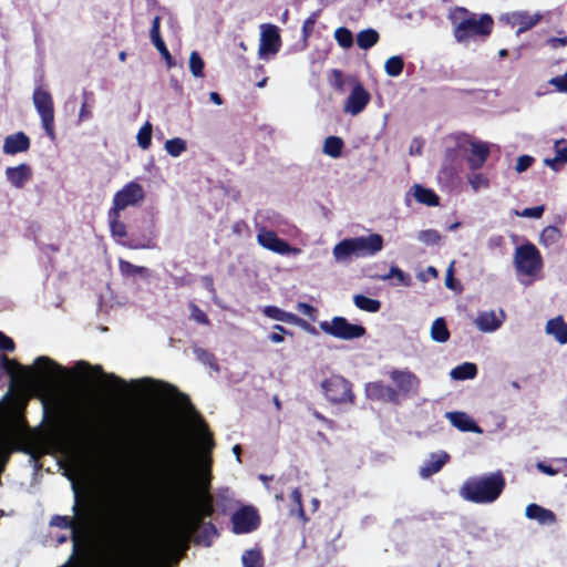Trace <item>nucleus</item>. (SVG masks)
<instances>
[{
	"label": "nucleus",
	"instance_id": "54",
	"mask_svg": "<svg viewBox=\"0 0 567 567\" xmlns=\"http://www.w3.org/2000/svg\"><path fill=\"white\" fill-rule=\"evenodd\" d=\"M159 384L164 385L171 394L176 395L178 398V400L181 401V403L186 409H188L189 411H194V406H193V404L190 402V399H189V396L187 394L179 392L177 390V388L172 385V384L162 383V382H159Z\"/></svg>",
	"mask_w": 567,
	"mask_h": 567
},
{
	"label": "nucleus",
	"instance_id": "61",
	"mask_svg": "<svg viewBox=\"0 0 567 567\" xmlns=\"http://www.w3.org/2000/svg\"><path fill=\"white\" fill-rule=\"evenodd\" d=\"M549 84L555 86L559 92H567V72L549 80Z\"/></svg>",
	"mask_w": 567,
	"mask_h": 567
},
{
	"label": "nucleus",
	"instance_id": "11",
	"mask_svg": "<svg viewBox=\"0 0 567 567\" xmlns=\"http://www.w3.org/2000/svg\"><path fill=\"white\" fill-rule=\"evenodd\" d=\"M188 461L187 444L181 436H175L172 444L169 460L167 463V474L169 481L179 483L183 478Z\"/></svg>",
	"mask_w": 567,
	"mask_h": 567
},
{
	"label": "nucleus",
	"instance_id": "43",
	"mask_svg": "<svg viewBox=\"0 0 567 567\" xmlns=\"http://www.w3.org/2000/svg\"><path fill=\"white\" fill-rule=\"evenodd\" d=\"M118 268L121 274L125 277L144 276L147 272L145 267L133 265L124 259H120Z\"/></svg>",
	"mask_w": 567,
	"mask_h": 567
},
{
	"label": "nucleus",
	"instance_id": "16",
	"mask_svg": "<svg viewBox=\"0 0 567 567\" xmlns=\"http://www.w3.org/2000/svg\"><path fill=\"white\" fill-rule=\"evenodd\" d=\"M233 532L237 535L249 534L260 525V516L252 506H243L231 515Z\"/></svg>",
	"mask_w": 567,
	"mask_h": 567
},
{
	"label": "nucleus",
	"instance_id": "9",
	"mask_svg": "<svg viewBox=\"0 0 567 567\" xmlns=\"http://www.w3.org/2000/svg\"><path fill=\"white\" fill-rule=\"evenodd\" d=\"M165 556L166 546L161 544L130 554L115 567H163Z\"/></svg>",
	"mask_w": 567,
	"mask_h": 567
},
{
	"label": "nucleus",
	"instance_id": "50",
	"mask_svg": "<svg viewBox=\"0 0 567 567\" xmlns=\"http://www.w3.org/2000/svg\"><path fill=\"white\" fill-rule=\"evenodd\" d=\"M334 39L338 42V44L343 49L351 48L353 44L352 32L344 27H340L334 31Z\"/></svg>",
	"mask_w": 567,
	"mask_h": 567
},
{
	"label": "nucleus",
	"instance_id": "38",
	"mask_svg": "<svg viewBox=\"0 0 567 567\" xmlns=\"http://www.w3.org/2000/svg\"><path fill=\"white\" fill-rule=\"evenodd\" d=\"M344 143L339 136H329L323 143V153L332 158L341 156Z\"/></svg>",
	"mask_w": 567,
	"mask_h": 567
},
{
	"label": "nucleus",
	"instance_id": "6",
	"mask_svg": "<svg viewBox=\"0 0 567 567\" xmlns=\"http://www.w3.org/2000/svg\"><path fill=\"white\" fill-rule=\"evenodd\" d=\"M324 398L334 405L354 404L355 394L352 383L342 375L332 374L321 382Z\"/></svg>",
	"mask_w": 567,
	"mask_h": 567
},
{
	"label": "nucleus",
	"instance_id": "59",
	"mask_svg": "<svg viewBox=\"0 0 567 567\" xmlns=\"http://www.w3.org/2000/svg\"><path fill=\"white\" fill-rule=\"evenodd\" d=\"M545 212V206H535L523 209L520 213H516L518 216L527 218H540Z\"/></svg>",
	"mask_w": 567,
	"mask_h": 567
},
{
	"label": "nucleus",
	"instance_id": "42",
	"mask_svg": "<svg viewBox=\"0 0 567 567\" xmlns=\"http://www.w3.org/2000/svg\"><path fill=\"white\" fill-rule=\"evenodd\" d=\"M244 567H262L264 558L259 549H248L241 556Z\"/></svg>",
	"mask_w": 567,
	"mask_h": 567
},
{
	"label": "nucleus",
	"instance_id": "29",
	"mask_svg": "<svg viewBox=\"0 0 567 567\" xmlns=\"http://www.w3.org/2000/svg\"><path fill=\"white\" fill-rule=\"evenodd\" d=\"M477 328L483 332H492L497 330L502 321L496 317L494 311H483L475 319Z\"/></svg>",
	"mask_w": 567,
	"mask_h": 567
},
{
	"label": "nucleus",
	"instance_id": "28",
	"mask_svg": "<svg viewBox=\"0 0 567 567\" xmlns=\"http://www.w3.org/2000/svg\"><path fill=\"white\" fill-rule=\"evenodd\" d=\"M525 515L529 519L538 520L540 524H553L556 522L554 512L534 503L526 507Z\"/></svg>",
	"mask_w": 567,
	"mask_h": 567
},
{
	"label": "nucleus",
	"instance_id": "21",
	"mask_svg": "<svg viewBox=\"0 0 567 567\" xmlns=\"http://www.w3.org/2000/svg\"><path fill=\"white\" fill-rule=\"evenodd\" d=\"M468 152L471 153L467 157V164L468 167L472 171H477L484 166L486 163L488 156H489V147L486 143L474 141L473 137L470 135V143H468Z\"/></svg>",
	"mask_w": 567,
	"mask_h": 567
},
{
	"label": "nucleus",
	"instance_id": "3",
	"mask_svg": "<svg viewBox=\"0 0 567 567\" xmlns=\"http://www.w3.org/2000/svg\"><path fill=\"white\" fill-rule=\"evenodd\" d=\"M505 485V477L498 471L467 478L460 488V495L463 499L475 504L493 503L501 496Z\"/></svg>",
	"mask_w": 567,
	"mask_h": 567
},
{
	"label": "nucleus",
	"instance_id": "24",
	"mask_svg": "<svg viewBox=\"0 0 567 567\" xmlns=\"http://www.w3.org/2000/svg\"><path fill=\"white\" fill-rule=\"evenodd\" d=\"M151 40L161 55L164 58L168 66L174 64L173 56L169 53L162 35H161V17L156 16L152 21V27L150 31Z\"/></svg>",
	"mask_w": 567,
	"mask_h": 567
},
{
	"label": "nucleus",
	"instance_id": "30",
	"mask_svg": "<svg viewBox=\"0 0 567 567\" xmlns=\"http://www.w3.org/2000/svg\"><path fill=\"white\" fill-rule=\"evenodd\" d=\"M413 189V196L416 202L432 207L440 205V197L433 189L426 188L419 184L414 185Z\"/></svg>",
	"mask_w": 567,
	"mask_h": 567
},
{
	"label": "nucleus",
	"instance_id": "55",
	"mask_svg": "<svg viewBox=\"0 0 567 567\" xmlns=\"http://www.w3.org/2000/svg\"><path fill=\"white\" fill-rule=\"evenodd\" d=\"M135 536H136L135 527L133 526L131 520L126 519L121 528V539L125 544H131L132 540L135 539Z\"/></svg>",
	"mask_w": 567,
	"mask_h": 567
},
{
	"label": "nucleus",
	"instance_id": "13",
	"mask_svg": "<svg viewBox=\"0 0 567 567\" xmlns=\"http://www.w3.org/2000/svg\"><path fill=\"white\" fill-rule=\"evenodd\" d=\"M319 327L324 333L342 340L358 339L367 332L363 326L350 323L344 317H333L330 322L321 321Z\"/></svg>",
	"mask_w": 567,
	"mask_h": 567
},
{
	"label": "nucleus",
	"instance_id": "5",
	"mask_svg": "<svg viewBox=\"0 0 567 567\" xmlns=\"http://www.w3.org/2000/svg\"><path fill=\"white\" fill-rule=\"evenodd\" d=\"M453 145L446 147L442 167L439 171V181L453 184L463 169V154L468 152L470 135L457 133L450 136Z\"/></svg>",
	"mask_w": 567,
	"mask_h": 567
},
{
	"label": "nucleus",
	"instance_id": "14",
	"mask_svg": "<svg viewBox=\"0 0 567 567\" xmlns=\"http://www.w3.org/2000/svg\"><path fill=\"white\" fill-rule=\"evenodd\" d=\"M210 466H212V458L208 457L205 465V474L204 477L200 481V491L196 497L194 509L200 514V516L205 519L207 517H212L215 513L214 507V497L209 493L210 488Z\"/></svg>",
	"mask_w": 567,
	"mask_h": 567
},
{
	"label": "nucleus",
	"instance_id": "4",
	"mask_svg": "<svg viewBox=\"0 0 567 567\" xmlns=\"http://www.w3.org/2000/svg\"><path fill=\"white\" fill-rule=\"evenodd\" d=\"M383 246L384 240L380 234H370L343 239L333 247L332 252L336 260L343 261L352 256L358 258L374 256L383 249Z\"/></svg>",
	"mask_w": 567,
	"mask_h": 567
},
{
	"label": "nucleus",
	"instance_id": "37",
	"mask_svg": "<svg viewBox=\"0 0 567 567\" xmlns=\"http://www.w3.org/2000/svg\"><path fill=\"white\" fill-rule=\"evenodd\" d=\"M380 39L379 33L373 29H365L358 33L357 44L360 49L368 50L375 45Z\"/></svg>",
	"mask_w": 567,
	"mask_h": 567
},
{
	"label": "nucleus",
	"instance_id": "49",
	"mask_svg": "<svg viewBox=\"0 0 567 567\" xmlns=\"http://www.w3.org/2000/svg\"><path fill=\"white\" fill-rule=\"evenodd\" d=\"M417 239L426 246H434L441 243L442 236L436 229H425L417 233Z\"/></svg>",
	"mask_w": 567,
	"mask_h": 567
},
{
	"label": "nucleus",
	"instance_id": "7",
	"mask_svg": "<svg viewBox=\"0 0 567 567\" xmlns=\"http://www.w3.org/2000/svg\"><path fill=\"white\" fill-rule=\"evenodd\" d=\"M205 519L193 508V511L179 522L168 535V544L172 546L183 547V549L187 548L188 542L190 538L199 532V529L205 524Z\"/></svg>",
	"mask_w": 567,
	"mask_h": 567
},
{
	"label": "nucleus",
	"instance_id": "33",
	"mask_svg": "<svg viewBox=\"0 0 567 567\" xmlns=\"http://www.w3.org/2000/svg\"><path fill=\"white\" fill-rule=\"evenodd\" d=\"M513 23L518 25L517 33L525 32L534 28L538 21V16H530L527 12H517L513 14Z\"/></svg>",
	"mask_w": 567,
	"mask_h": 567
},
{
	"label": "nucleus",
	"instance_id": "35",
	"mask_svg": "<svg viewBox=\"0 0 567 567\" xmlns=\"http://www.w3.org/2000/svg\"><path fill=\"white\" fill-rule=\"evenodd\" d=\"M378 278L383 281L395 278L398 281L396 285H400L403 287H410L412 285L411 276L394 265L390 267V270L388 274L381 275Z\"/></svg>",
	"mask_w": 567,
	"mask_h": 567
},
{
	"label": "nucleus",
	"instance_id": "41",
	"mask_svg": "<svg viewBox=\"0 0 567 567\" xmlns=\"http://www.w3.org/2000/svg\"><path fill=\"white\" fill-rule=\"evenodd\" d=\"M404 69V61L400 55L389 58L384 63V71L389 76H399Z\"/></svg>",
	"mask_w": 567,
	"mask_h": 567
},
{
	"label": "nucleus",
	"instance_id": "62",
	"mask_svg": "<svg viewBox=\"0 0 567 567\" xmlns=\"http://www.w3.org/2000/svg\"><path fill=\"white\" fill-rule=\"evenodd\" d=\"M297 309L305 316L309 317L311 320H316L317 309L307 302H299L297 305Z\"/></svg>",
	"mask_w": 567,
	"mask_h": 567
},
{
	"label": "nucleus",
	"instance_id": "36",
	"mask_svg": "<svg viewBox=\"0 0 567 567\" xmlns=\"http://www.w3.org/2000/svg\"><path fill=\"white\" fill-rule=\"evenodd\" d=\"M477 374V367L471 362H464L451 371V377L454 380H470Z\"/></svg>",
	"mask_w": 567,
	"mask_h": 567
},
{
	"label": "nucleus",
	"instance_id": "51",
	"mask_svg": "<svg viewBox=\"0 0 567 567\" xmlns=\"http://www.w3.org/2000/svg\"><path fill=\"white\" fill-rule=\"evenodd\" d=\"M204 60L197 51H193L189 55V69L194 76L200 78L204 75Z\"/></svg>",
	"mask_w": 567,
	"mask_h": 567
},
{
	"label": "nucleus",
	"instance_id": "63",
	"mask_svg": "<svg viewBox=\"0 0 567 567\" xmlns=\"http://www.w3.org/2000/svg\"><path fill=\"white\" fill-rule=\"evenodd\" d=\"M275 330H277L278 332H272L269 334V340L274 343H280L285 340L284 338V334L285 333H288L287 329L284 327V326H280V324H276L275 327Z\"/></svg>",
	"mask_w": 567,
	"mask_h": 567
},
{
	"label": "nucleus",
	"instance_id": "15",
	"mask_svg": "<svg viewBox=\"0 0 567 567\" xmlns=\"http://www.w3.org/2000/svg\"><path fill=\"white\" fill-rule=\"evenodd\" d=\"M144 197L143 187L136 182H130L115 193L111 209L122 212L128 206H138Z\"/></svg>",
	"mask_w": 567,
	"mask_h": 567
},
{
	"label": "nucleus",
	"instance_id": "60",
	"mask_svg": "<svg viewBox=\"0 0 567 567\" xmlns=\"http://www.w3.org/2000/svg\"><path fill=\"white\" fill-rule=\"evenodd\" d=\"M535 162V158L530 155H520L517 158L515 169L517 173L527 171Z\"/></svg>",
	"mask_w": 567,
	"mask_h": 567
},
{
	"label": "nucleus",
	"instance_id": "34",
	"mask_svg": "<svg viewBox=\"0 0 567 567\" xmlns=\"http://www.w3.org/2000/svg\"><path fill=\"white\" fill-rule=\"evenodd\" d=\"M121 212H117L114 209H109L107 216H109V223H110V230L112 236L123 238L127 235L126 226L125 224L120 219Z\"/></svg>",
	"mask_w": 567,
	"mask_h": 567
},
{
	"label": "nucleus",
	"instance_id": "10",
	"mask_svg": "<svg viewBox=\"0 0 567 567\" xmlns=\"http://www.w3.org/2000/svg\"><path fill=\"white\" fill-rule=\"evenodd\" d=\"M514 265L518 272L533 276L542 269L543 258L537 247L527 243L516 248Z\"/></svg>",
	"mask_w": 567,
	"mask_h": 567
},
{
	"label": "nucleus",
	"instance_id": "52",
	"mask_svg": "<svg viewBox=\"0 0 567 567\" xmlns=\"http://www.w3.org/2000/svg\"><path fill=\"white\" fill-rule=\"evenodd\" d=\"M468 184L472 186L474 192L481 188H486L489 185L488 178L482 173H472L467 176Z\"/></svg>",
	"mask_w": 567,
	"mask_h": 567
},
{
	"label": "nucleus",
	"instance_id": "40",
	"mask_svg": "<svg viewBox=\"0 0 567 567\" xmlns=\"http://www.w3.org/2000/svg\"><path fill=\"white\" fill-rule=\"evenodd\" d=\"M51 526H55L62 529H72L73 538L75 539L78 530V522L75 517L54 515L50 522Z\"/></svg>",
	"mask_w": 567,
	"mask_h": 567
},
{
	"label": "nucleus",
	"instance_id": "48",
	"mask_svg": "<svg viewBox=\"0 0 567 567\" xmlns=\"http://www.w3.org/2000/svg\"><path fill=\"white\" fill-rule=\"evenodd\" d=\"M93 371L96 374L103 377L107 381L109 385H111V386H115V388H120V389H125L127 386V383L124 379L115 375L114 373H104L101 365H95L93 368Z\"/></svg>",
	"mask_w": 567,
	"mask_h": 567
},
{
	"label": "nucleus",
	"instance_id": "53",
	"mask_svg": "<svg viewBox=\"0 0 567 567\" xmlns=\"http://www.w3.org/2000/svg\"><path fill=\"white\" fill-rule=\"evenodd\" d=\"M190 319L197 323L209 326L210 320L208 316L194 302L189 303Z\"/></svg>",
	"mask_w": 567,
	"mask_h": 567
},
{
	"label": "nucleus",
	"instance_id": "27",
	"mask_svg": "<svg viewBox=\"0 0 567 567\" xmlns=\"http://www.w3.org/2000/svg\"><path fill=\"white\" fill-rule=\"evenodd\" d=\"M545 330L546 333L554 336L560 344L567 343V323L561 316L548 320Z\"/></svg>",
	"mask_w": 567,
	"mask_h": 567
},
{
	"label": "nucleus",
	"instance_id": "39",
	"mask_svg": "<svg viewBox=\"0 0 567 567\" xmlns=\"http://www.w3.org/2000/svg\"><path fill=\"white\" fill-rule=\"evenodd\" d=\"M353 302L355 307H358L360 310L367 311V312H378L381 309V301L378 299H372L363 295H355L353 297Z\"/></svg>",
	"mask_w": 567,
	"mask_h": 567
},
{
	"label": "nucleus",
	"instance_id": "18",
	"mask_svg": "<svg viewBox=\"0 0 567 567\" xmlns=\"http://www.w3.org/2000/svg\"><path fill=\"white\" fill-rule=\"evenodd\" d=\"M364 391L367 398L372 401L399 405L398 394L394 391V388L385 384L383 381L368 382Z\"/></svg>",
	"mask_w": 567,
	"mask_h": 567
},
{
	"label": "nucleus",
	"instance_id": "22",
	"mask_svg": "<svg viewBox=\"0 0 567 567\" xmlns=\"http://www.w3.org/2000/svg\"><path fill=\"white\" fill-rule=\"evenodd\" d=\"M30 146V137L24 132H17L6 136L2 151L7 155H16L18 153L28 152Z\"/></svg>",
	"mask_w": 567,
	"mask_h": 567
},
{
	"label": "nucleus",
	"instance_id": "47",
	"mask_svg": "<svg viewBox=\"0 0 567 567\" xmlns=\"http://www.w3.org/2000/svg\"><path fill=\"white\" fill-rule=\"evenodd\" d=\"M152 124L146 122L137 133V144L142 150H148L152 144Z\"/></svg>",
	"mask_w": 567,
	"mask_h": 567
},
{
	"label": "nucleus",
	"instance_id": "31",
	"mask_svg": "<svg viewBox=\"0 0 567 567\" xmlns=\"http://www.w3.org/2000/svg\"><path fill=\"white\" fill-rule=\"evenodd\" d=\"M262 313L270 319L286 323H293L298 321V317L295 313L287 312L277 306H266Z\"/></svg>",
	"mask_w": 567,
	"mask_h": 567
},
{
	"label": "nucleus",
	"instance_id": "46",
	"mask_svg": "<svg viewBox=\"0 0 567 567\" xmlns=\"http://www.w3.org/2000/svg\"><path fill=\"white\" fill-rule=\"evenodd\" d=\"M199 530L200 534L196 537V542H202L205 546H210L212 538L218 536V530L212 522H206Z\"/></svg>",
	"mask_w": 567,
	"mask_h": 567
},
{
	"label": "nucleus",
	"instance_id": "58",
	"mask_svg": "<svg viewBox=\"0 0 567 567\" xmlns=\"http://www.w3.org/2000/svg\"><path fill=\"white\" fill-rule=\"evenodd\" d=\"M445 286L446 288L455 291H460L462 289L460 282L454 278V264L452 262L446 270L445 276Z\"/></svg>",
	"mask_w": 567,
	"mask_h": 567
},
{
	"label": "nucleus",
	"instance_id": "44",
	"mask_svg": "<svg viewBox=\"0 0 567 567\" xmlns=\"http://www.w3.org/2000/svg\"><path fill=\"white\" fill-rule=\"evenodd\" d=\"M560 238V230L556 226H547L543 229L539 243L546 247L556 244Z\"/></svg>",
	"mask_w": 567,
	"mask_h": 567
},
{
	"label": "nucleus",
	"instance_id": "8",
	"mask_svg": "<svg viewBox=\"0 0 567 567\" xmlns=\"http://www.w3.org/2000/svg\"><path fill=\"white\" fill-rule=\"evenodd\" d=\"M32 100L41 117L43 130L51 140H54V103L51 93L42 86H38L33 91Z\"/></svg>",
	"mask_w": 567,
	"mask_h": 567
},
{
	"label": "nucleus",
	"instance_id": "32",
	"mask_svg": "<svg viewBox=\"0 0 567 567\" xmlns=\"http://www.w3.org/2000/svg\"><path fill=\"white\" fill-rule=\"evenodd\" d=\"M450 331L447 329L444 318H436L431 326V338L435 342H446L450 339Z\"/></svg>",
	"mask_w": 567,
	"mask_h": 567
},
{
	"label": "nucleus",
	"instance_id": "23",
	"mask_svg": "<svg viewBox=\"0 0 567 567\" xmlns=\"http://www.w3.org/2000/svg\"><path fill=\"white\" fill-rule=\"evenodd\" d=\"M6 177L16 188H23L27 182L32 177V169L30 165L25 163L13 167H7Z\"/></svg>",
	"mask_w": 567,
	"mask_h": 567
},
{
	"label": "nucleus",
	"instance_id": "25",
	"mask_svg": "<svg viewBox=\"0 0 567 567\" xmlns=\"http://www.w3.org/2000/svg\"><path fill=\"white\" fill-rule=\"evenodd\" d=\"M450 461V455L446 452L432 453L425 461L424 465L420 467V475L423 478H429L442 470V467Z\"/></svg>",
	"mask_w": 567,
	"mask_h": 567
},
{
	"label": "nucleus",
	"instance_id": "19",
	"mask_svg": "<svg viewBox=\"0 0 567 567\" xmlns=\"http://www.w3.org/2000/svg\"><path fill=\"white\" fill-rule=\"evenodd\" d=\"M371 100L370 93L364 89L362 83L355 82L351 93L347 97L343 111L353 116L360 114Z\"/></svg>",
	"mask_w": 567,
	"mask_h": 567
},
{
	"label": "nucleus",
	"instance_id": "20",
	"mask_svg": "<svg viewBox=\"0 0 567 567\" xmlns=\"http://www.w3.org/2000/svg\"><path fill=\"white\" fill-rule=\"evenodd\" d=\"M281 47L279 28L274 24L261 25L259 54H276Z\"/></svg>",
	"mask_w": 567,
	"mask_h": 567
},
{
	"label": "nucleus",
	"instance_id": "64",
	"mask_svg": "<svg viewBox=\"0 0 567 567\" xmlns=\"http://www.w3.org/2000/svg\"><path fill=\"white\" fill-rule=\"evenodd\" d=\"M16 348L13 340L0 331V350L13 351Z\"/></svg>",
	"mask_w": 567,
	"mask_h": 567
},
{
	"label": "nucleus",
	"instance_id": "12",
	"mask_svg": "<svg viewBox=\"0 0 567 567\" xmlns=\"http://www.w3.org/2000/svg\"><path fill=\"white\" fill-rule=\"evenodd\" d=\"M389 377L395 384L394 391L398 394L399 404H401L402 400L419 393L421 380L409 369H393L389 372Z\"/></svg>",
	"mask_w": 567,
	"mask_h": 567
},
{
	"label": "nucleus",
	"instance_id": "57",
	"mask_svg": "<svg viewBox=\"0 0 567 567\" xmlns=\"http://www.w3.org/2000/svg\"><path fill=\"white\" fill-rule=\"evenodd\" d=\"M194 353L196 354L197 359L202 361L205 364H208L213 367L216 362V357L210 351L203 349V348H195Z\"/></svg>",
	"mask_w": 567,
	"mask_h": 567
},
{
	"label": "nucleus",
	"instance_id": "45",
	"mask_svg": "<svg viewBox=\"0 0 567 567\" xmlns=\"http://www.w3.org/2000/svg\"><path fill=\"white\" fill-rule=\"evenodd\" d=\"M186 148V141L181 137H174L165 142V150L173 157L179 156Z\"/></svg>",
	"mask_w": 567,
	"mask_h": 567
},
{
	"label": "nucleus",
	"instance_id": "56",
	"mask_svg": "<svg viewBox=\"0 0 567 567\" xmlns=\"http://www.w3.org/2000/svg\"><path fill=\"white\" fill-rule=\"evenodd\" d=\"M84 102L81 105L80 112H79V121H87L92 117V110L91 106L87 104V100L93 97V93H87L84 91L83 93Z\"/></svg>",
	"mask_w": 567,
	"mask_h": 567
},
{
	"label": "nucleus",
	"instance_id": "1",
	"mask_svg": "<svg viewBox=\"0 0 567 567\" xmlns=\"http://www.w3.org/2000/svg\"><path fill=\"white\" fill-rule=\"evenodd\" d=\"M44 417L48 429L43 432L44 439L56 444L71 441H83L91 436L93 425L91 419L81 416L76 422L70 421L73 409L63 402H55L50 410L43 402Z\"/></svg>",
	"mask_w": 567,
	"mask_h": 567
},
{
	"label": "nucleus",
	"instance_id": "26",
	"mask_svg": "<svg viewBox=\"0 0 567 567\" xmlns=\"http://www.w3.org/2000/svg\"><path fill=\"white\" fill-rule=\"evenodd\" d=\"M446 417L453 426L462 432H481L476 422L464 412H449Z\"/></svg>",
	"mask_w": 567,
	"mask_h": 567
},
{
	"label": "nucleus",
	"instance_id": "2",
	"mask_svg": "<svg viewBox=\"0 0 567 567\" xmlns=\"http://www.w3.org/2000/svg\"><path fill=\"white\" fill-rule=\"evenodd\" d=\"M453 35L458 43L485 41L493 31L494 20L487 14H476L464 7H456L449 14Z\"/></svg>",
	"mask_w": 567,
	"mask_h": 567
},
{
	"label": "nucleus",
	"instance_id": "17",
	"mask_svg": "<svg viewBox=\"0 0 567 567\" xmlns=\"http://www.w3.org/2000/svg\"><path fill=\"white\" fill-rule=\"evenodd\" d=\"M257 243L265 249L276 252L278 255H289L299 251L292 248L290 244L278 237L277 233L266 227H260L257 234Z\"/></svg>",
	"mask_w": 567,
	"mask_h": 567
}]
</instances>
